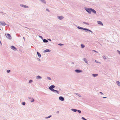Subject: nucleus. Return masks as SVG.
I'll return each instance as SVG.
<instances>
[{
  "mask_svg": "<svg viewBox=\"0 0 120 120\" xmlns=\"http://www.w3.org/2000/svg\"><path fill=\"white\" fill-rule=\"evenodd\" d=\"M91 9L92 8H86V11L89 14H90L91 13Z\"/></svg>",
  "mask_w": 120,
  "mask_h": 120,
  "instance_id": "obj_1",
  "label": "nucleus"
},
{
  "mask_svg": "<svg viewBox=\"0 0 120 120\" xmlns=\"http://www.w3.org/2000/svg\"><path fill=\"white\" fill-rule=\"evenodd\" d=\"M5 35L7 38L9 39H11V37L10 34H5Z\"/></svg>",
  "mask_w": 120,
  "mask_h": 120,
  "instance_id": "obj_2",
  "label": "nucleus"
},
{
  "mask_svg": "<svg viewBox=\"0 0 120 120\" xmlns=\"http://www.w3.org/2000/svg\"><path fill=\"white\" fill-rule=\"evenodd\" d=\"M6 24L4 22H0V25L2 26H5Z\"/></svg>",
  "mask_w": 120,
  "mask_h": 120,
  "instance_id": "obj_3",
  "label": "nucleus"
},
{
  "mask_svg": "<svg viewBox=\"0 0 120 120\" xmlns=\"http://www.w3.org/2000/svg\"><path fill=\"white\" fill-rule=\"evenodd\" d=\"M11 48L13 50H17V49L15 48V47L13 46H11Z\"/></svg>",
  "mask_w": 120,
  "mask_h": 120,
  "instance_id": "obj_4",
  "label": "nucleus"
},
{
  "mask_svg": "<svg viewBox=\"0 0 120 120\" xmlns=\"http://www.w3.org/2000/svg\"><path fill=\"white\" fill-rule=\"evenodd\" d=\"M50 90L52 91L53 92H56L58 94H59V92L57 90H56L53 89H51Z\"/></svg>",
  "mask_w": 120,
  "mask_h": 120,
  "instance_id": "obj_5",
  "label": "nucleus"
},
{
  "mask_svg": "<svg viewBox=\"0 0 120 120\" xmlns=\"http://www.w3.org/2000/svg\"><path fill=\"white\" fill-rule=\"evenodd\" d=\"M55 87V86H54L52 85L49 87V88L50 90H51V89H53V88H54Z\"/></svg>",
  "mask_w": 120,
  "mask_h": 120,
  "instance_id": "obj_6",
  "label": "nucleus"
},
{
  "mask_svg": "<svg viewBox=\"0 0 120 120\" xmlns=\"http://www.w3.org/2000/svg\"><path fill=\"white\" fill-rule=\"evenodd\" d=\"M97 22L98 23V24H100V25L101 26L103 25L102 23V22H101V21H97Z\"/></svg>",
  "mask_w": 120,
  "mask_h": 120,
  "instance_id": "obj_7",
  "label": "nucleus"
},
{
  "mask_svg": "<svg viewBox=\"0 0 120 120\" xmlns=\"http://www.w3.org/2000/svg\"><path fill=\"white\" fill-rule=\"evenodd\" d=\"M59 99L60 100L62 101H63L64 100V98L62 97H59Z\"/></svg>",
  "mask_w": 120,
  "mask_h": 120,
  "instance_id": "obj_8",
  "label": "nucleus"
},
{
  "mask_svg": "<svg viewBox=\"0 0 120 120\" xmlns=\"http://www.w3.org/2000/svg\"><path fill=\"white\" fill-rule=\"evenodd\" d=\"M75 71L77 72H82V71L80 70H75Z\"/></svg>",
  "mask_w": 120,
  "mask_h": 120,
  "instance_id": "obj_9",
  "label": "nucleus"
},
{
  "mask_svg": "<svg viewBox=\"0 0 120 120\" xmlns=\"http://www.w3.org/2000/svg\"><path fill=\"white\" fill-rule=\"evenodd\" d=\"M91 12L94 14H96V11L94 10L92 8L91 9Z\"/></svg>",
  "mask_w": 120,
  "mask_h": 120,
  "instance_id": "obj_10",
  "label": "nucleus"
},
{
  "mask_svg": "<svg viewBox=\"0 0 120 120\" xmlns=\"http://www.w3.org/2000/svg\"><path fill=\"white\" fill-rule=\"evenodd\" d=\"M116 83L117 85L119 86H120V83L118 81H117L116 82Z\"/></svg>",
  "mask_w": 120,
  "mask_h": 120,
  "instance_id": "obj_11",
  "label": "nucleus"
},
{
  "mask_svg": "<svg viewBox=\"0 0 120 120\" xmlns=\"http://www.w3.org/2000/svg\"><path fill=\"white\" fill-rule=\"evenodd\" d=\"M37 53L38 56L39 57H41V55L38 52H37Z\"/></svg>",
  "mask_w": 120,
  "mask_h": 120,
  "instance_id": "obj_12",
  "label": "nucleus"
},
{
  "mask_svg": "<svg viewBox=\"0 0 120 120\" xmlns=\"http://www.w3.org/2000/svg\"><path fill=\"white\" fill-rule=\"evenodd\" d=\"M22 7H23L24 8H28V6L26 5H22Z\"/></svg>",
  "mask_w": 120,
  "mask_h": 120,
  "instance_id": "obj_13",
  "label": "nucleus"
},
{
  "mask_svg": "<svg viewBox=\"0 0 120 120\" xmlns=\"http://www.w3.org/2000/svg\"><path fill=\"white\" fill-rule=\"evenodd\" d=\"M58 17L59 19L60 20L62 19L63 18V17L62 16H59Z\"/></svg>",
  "mask_w": 120,
  "mask_h": 120,
  "instance_id": "obj_14",
  "label": "nucleus"
},
{
  "mask_svg": "<svg viewBox=\"0 0 120 120\" xmlns=\"http://www.w3.org/2000/svg\"><path fill=\"white\" fill-rule=\"evenodd\" d=\"M98 75L97 74H93L92 75L94 77H96L98 76Z\"/></svg>",
  "mask_w": 120,
  "mask_h": 120,
  "instance_id": "obj_15",
  "label": "nucleus"
},
{
  "mask_svg": "<svg viewBox=\"0 0 120 120\" xmlns=\"http://www.w3.org/2000/svg\"><path fill=\"white\" fill-rule=\"evenodd\" d=\"M50 51L48 49H46V50L44 51V52H50Z\"/></svg>",
  "mask_w": 120,
  "mask_h": 120,
  "instance_id": "obj_16",
  "label": "nucleus"
},
{
  "mask_svg": "<svg viewBox=\"0 0 120 120\" xmlns=\"http://www.w3.org/2000/svg\"><path fill=\"white\" fill-rule=\"evenodd\" d=\"M71 110L74 112H76L77 111V110L76 109H72Z\"/></svg>",
  "mask_w": 120,
  "mask_h": 120,
  "instance_id": "obj_17",
  "label": "nucleus"
},
{
  "mask_svg": "<svg viewBox=\"0 0 120 120\" xmlns=\"http://www.w3.org/2000/svg\"><path fill=\"white\" fill-rule=\"evenodd\" d=\"M83 60L86 63L88 64L87 62L86 61V58H84L83 59Z\"/></svg>",
  "mask_w": 120,
  "mask_h": 120,
  "instance_id": "obj_18",
  "label": "nucleus"
},
{
  "mask_svg": "<svg viewBox=\"0 0 120 120\" xmlns=\"http://www.w3.org/2000/svg\"><path fill=\"white\" fill-rule=\"evenodd\" d=\"M43 41L44 42H47L48 41L47 40H46V39H44L43 40Z\"/></svg>",
  "mask_w": 120,
  "mask_h": 120,
  "instance_id": "obj_19",
  "label": "nucleus"
},
{
  "mask_svg": "<svg viewBox=\"0 0 120 120\" xmlns=\"http://www.w3.org/2000/svg\"><path fill=\"white\" fill-rule=\"evenodd\" d=\"M83 30H87V31H90V32H92L91 31H90V30H88V29H86V28H84Z\"/></svg>",
  "mask_w": 120,
  "mask_h": 120,
  "instance_id": "obj_20",
  "label": "nucleus"
},
{
  "mask_svg": "<svg viewBox=\"0 0 120 120\" xmlns=\"http://www.w3.org/2000/svg\"><path fill=\"white\" fill-rule=\"evenodd\" d=\"M81 48H83L84 47H85V46L84 45H83V44H82L81 45Z\"/></svg>",
  "mask_w": 120,
  "mask_h": 120,
  "instance_id": "obj_21",
  "label": "nucleus"
},
{
  "mask_svg": "<svg viewBox=\"0 0 120 120\" xmlns=\"http://www.w3.org/2000/svg\"><path fill=\"white\" fill-rule=\"evenodd\" d=\"M41 0L42 2H43L44 3H46L45 1L44 0Z\"/></svg>",
  "mask_w": 120,
  "mask_h": 120,
  "instance_id": "obj_22",
  "label": "nucleus"
},
{
  "mask_svg": "<svg viewBox=\"0 0 120 120\" xmlns=\"http://www.w3.org/2000/svg\"><path fill=\"white\" fill-rule=\"evenodd\" d=\"M37 77L38 79H39V78H41L39 76H37Z\"/></svg>",
  "mask_w": 120,
  "mask_h": 120,
  "instance_id": "obj_23",
  "label": "nucleus"
},
{
  "mask_svg": "<svg viewBox=\"0 0 120 120\" xmlns=\"http://www.w3.org/2000/svg\"><path fill=\"white\" fill-rule=\"evenodd\" d=\"M33 81L32 80H30L29 81V83H30L32 82Z\"/></svg>",
  "mask_w": 120,
  "mask_h": 120,
  "instance_id": "obj_24",
  "label": "nucleus"
},
{
  "mask_svg": "<svg viewBox=\"0 0 120 120\" xmlns=\"http://www.w3.org/2000/svg\"><path fill=\"white\" fill-rule=\"evenodd\" d=\"M34 99H32V100L31 101V102H33L34 101Z\"/></svg>",
  "mask_w": 120,
  "mask_h": 120,
  "instance_id": "obj_25",
  "label": "nucleus"
},
{
  "mask_svg": "<svg viewBox=\"0 0 120 120\" xmlns=\"http://www.w3.org/2000/svg\"><path fill=\"white\" fill-rule=\"evenodd\" d=\"M77 111L79 113H80L81 112V111L80 110H78Z\"/></svg>",
  "mask_w": 120,
  "mask_h": 120,
  "instance_id": "obj_26",
  "label": "nucleus"
},
{
  "mask_svg": "<svg viewBox=\"0 0 120 120\" xmlns=\"http://www.w3.org/2000/svg\"><path fill=\"white\" fill-rule=\"evenodd\" d=\"M82 119H83V120H86V119H85L83 117H82Z\"/></svg>",
  "mask_w": 120,
  "mask_h": 120,
  "instance_id": "obj_27",
  "label": "nucleus"
},
{
  "mask_svg": "<svg viewBox=\"0 0 120 120\" xmlns=\"http://www.w3.org/2000/svg\"><path fill=\"white\" fill-rule=\"evenodd\" d=\"M47 78L49 80H50L51 79V78L49 77H47Z\"/></svg>",
  "mask_w": 120,
  "mask_h": 120,
  "instance_id": "obj_28",
  "label": "nucleus"
},
{
  "mask_svg": "<svg viewBox=\"0 0 120 120\" xmlns=\"http://www.w3.org/2000/svg\"><path fill=\"white\" fill-rule=\"evenodd\" d=\"M22 105H24L25 104V102H23L22 103Z\"/></svg>",
  "mask_w": 120,
  "mask_h": 120,
  "instance_id": "obj_29",
  "label": "nucleus"
},
{
  "mask_svg": "<svg viewBox=\"0 0 120 120\" xmlns=\"http://www.w3.org/2000/svg\"><path fill=\"white\" fill-rule=\"evenodd\" d=\"M117 51L118 52L119 54L120 55V51L119 50H117Z\"/></svg>",
  "mask_w": 120,
  "mask_h": 120,
  "instance_id": "obj_30",
  "label": "nucleus"
},
{
  "mask_svg": "<svg viewBox=\"0 0 120 120\" xmlns=\"http://www.w3.org/2000/svg\"><path fill=\"white\" fill-rule=\"evenodd\" d=\"M10 71V70H7V72L8 73H9Z\"/></svg>",
  "mask_w": 120,
  "mask_h": 120,
  "instance_id": "obj_31",
  "label": "nucleus"
},
{
  "mask_svg": "<svg viewBox=\"0 0 120 120\" xmlns=\"http://www.w3.org/2000/svg\"><path fill=\"white\" fill-rule=\"evenodd\" d=\"M59 45H63V44H59Z\"/></svg>",
  "mask_w": 120,
  "mask_h": 120,
  "instance_id": "obj_32",
  "label": "nucleus"
},
{
  "mask_svg": "<svg viewBox=\"0 0 120 120\" xmlns=\"http://www.w3.org/2000/svg\"><path fill=\"white\" fill-rule=\"evenodd\" d=\"M78 28H79V29H81L82 28H81V27H79V26L78 27Z\"/></svg>",
  "mask_w": 120,
  "mask_h": 120,
  "instance_id": "obj_33",
  "label": "nucleus"
},
{
  "mask_svg": "<svg viewBox=\"0 0 120 120\" xmlns=\"http://www.w3.org/2000/svg\"><path fill=\"white\" fill-rule=\"evenodd\" d=\"M46 10L48 11H49L48 9H46Z\"/></svg>",
  "mask_w": 120,
  "mask_h": 120,
  "instance_id": "obj_34",
  "label": "nucleus"
},
{
  "mask_svg": "<svg viewBox=\"0 0 120 120\" xmlns=\"http://www.w3.org/2000/svg\"><path fill=\"white\" fill-rule=\"evenodd\" d=\"M51 116H48V117H47V118H49Z\"/></svg>",
  "mask_w": 120,
  "mask_h": 120,
  "instance_id": "obj_35",
  "label": "nucleus"
},
{
  "mask_svg": "<svg viewBox=\"0 0 120 120\" xmlns=\"http://www.w3.org/2000/svg\"><path fill=\"white\" fill-rule=\"evenodd\" d=\"M94 51V52H98L97 51H95V50H93Z\"/></svg>",
  "mask_w": 120,
  "mask_h": 120,
  "instance_id": "obj_36",
  "label": "nucleus"
},
{
  "mask_svg": "<svg viewBox=\"0 0 120 120\" xmlns=\"http://www.w3.org/2000/svg\"><path fill=\"white\" fill-rule=\"evenodd\" d=\"M23 38L24 40H25V38L24 37H23Z\"/></svg>",
  "mask_w": 120,
  "mask_h": 120,
  "instance_id": "obj_37",
  "label": "nucleus"
},
{
  "mask_svg": "<svg viewBox=\"0 0 120 120\" xmlns=\"http://www.w3.org/2000/svg\"><path fill=\"white\" fill-rule=\"evenodd\" d=\"M84 23L85 24H87V23L86 22H84Z\"/></svg>",
  "mask_w": 120,
  "mask_h": 120,
  "instance_id": "obj_38",
  "label": "nucleus"
},
{
  "mask_svg": "<svg viewBox=\"0 0 120 120\" xmlns=\"http://www.w3.org/2000/svg\"><path fill=\"white\" fill-rule=\"evenodd\" d=\"M100 93H101V94H102V92H100Z\"/></svg>",
  "mask_w": 120,
  "mask_h": 120,
  "instance_id": "obj_39",
  "label": "nucleus"
},
{
  "mask_svg": "<svg viewBox=\"0 0 120 120\" xmlns=\"http://www.w3.org/2000/svg\"><path fill=\"white\" fill-rule=\"evenodd\" d=\"M103 98H105V97H103Z\"/></svg>",
  "mask_w": 120,
  "mask_h": 120,
  "instance_id": "obj_40",
  "label": "nucleus"
},
{
  "mask_svg": "<svg viewBox=\"0 0 120 120\" xmlns=\"http://www.w3.org/2000/svg\"><path fill=\"white\" fill-rule=\"evenodd\" d=\"M95 61L96 62L97 61H96V60H95Z\"/></svg>",
  "mask_w": 120,
  "mask_h": 120,
  "instance_id": "obj_41",
  "label": "nucleus"
},
{
  "mask_svg": "<svg viewBox=\"0 0 120 120\" xmlns=\"http://www.w3.org/2000/svg\"><path fill=\"white\" fill-rule=\"evenodd\" d=\"M105 98H106V97H105Z\"/></svg>",
  "mask_w": 120,
  "mask_h": 120,
  "instance_id": "obj_42",
  "label": "nucleus"
}]
</instances>
